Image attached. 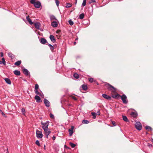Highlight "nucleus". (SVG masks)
Instances as JSON below:
<instances>
[{
  "label": "nucleus",
  "instance_id": "nucleus-3",
  "mask_svg": "<svg viewBox=\"0 0 153 153\" xmlns=\"http://www.w3.org/2000/svg\"><path fill=\"white\" fill-rule=\"evenodd\" d=\"M49 122L47 121L46 122L43 123L41 122V124L42 125V128L43 129L48 128V126L49 125Z\"/></svg>",
  "mask_w": 153,
  "mask_h": 153
},
{
  "label": "nucleus",
  "instance_id": "nucleus-32",
  "mask_svg": "<svg viewBox=\"0 0 153 153\" xmlns=\"http://www.w3.org/2000/svg\"><path fill=\"white\" fill-rule=\"evenodd\" d=\"M120 96V95H119L118 94H117V95H113L112 96V97L114 98H116L117 97H119Z\"/></svg>",
  "mask_w": 153,
  "mask_h": 153
},
{
  "label": "nucleus",
  "instance_id": "nucleus-38",
  "mask_svg": "<svg viewBox=\"0 0 153 153\" xmlns=\"http://www.w3.org/2000/svg\"><path fill=\"white\" fill-rule=\"evenodd\" d=\"M96 1L95 0H90L89 1V4H91L92 3H95L96 2Z\"/></svg>",
  "mask_w": 153,
  "mask_h": 153
},
{
  "label": "nucleus",
  "instance_id": "nucleus-31",
  "mask_svg": "<svg viewBox=\"0 0 153 153\" xmlns=\"http://www.w3.org/2000/svg\"><path fill=\"white\" fill-rule=\"evenodd\" d=\"M96 113L95 112H92L91 114L93 116V118L95 119L96 118Z\"/></svg>",
  "mask_w": 153,
  "mask_h": 153
},
{
  "label": "nucleus",
  "instance_id": "nucleus-59",
  "mask_svg": "<svg viewBox=\"0 0 153 153\" xmlns=\"http://www.w3.org/2000/svg\"><path fill=\"white\" fill-rule=\"evenodd\" d=\"M78 39V38H76V40H77V39Z\"/></svg>",
  "mask_w": 153,
  "mask_h": 153
},
{
  "label": "nucleus",
  "instance_id": "nucleus-44",
  "mask_svg": "<svg viewBox=\"0 0 153 153\" xmlns=\"http://www.w3.org/2000/svg\"><path fill=\"white\" fill-rule=\"evenodd\" d=\"M34 91H35V93L36 94H38V95L40 94V93L38 91V90H34Z\"/></svg>",
  "mask_w": 153,
  "mask_h": 153
},
{
  "label": "nucleus",
  "instance_id": "nucleus-49",
  "mask_svg": "<svg viewBox=\"0 0 153 153\" xmlns=\"http://www.w3.org/2000/svg\"><path fill=\"white\" fill-rule=\"evenodd\" d=\"M96 114L97 115H100V110H99L98 111H97V113H96Z\"/></svg>",
  "mask_w": 153,
  "mask_h": 153
},
{
  "label": "nucleus",
  "instance_id": "nucleus-5",
  "mask_svg": "<svg viewBox=\"0 0 153 153\" xmlns=\"http://www.w3.org/2000/svg\"><path fill=\"white\" fill-rule=\"evenodd\" d=\"M36 135L38 138H42L43 136L42 132L38 130H36Z\"/></svg>",
  "mask_w": 153,
  "mask_h": 153
},
{
  "label": "nucleus",
  "instance_id": "nucleus-14",
  "mask_svg": "<svg viewBox=\"0 0 153 153\" xmlns=\"http://www.w3.org/2000/svg\"><path fill=\"white\" fill-rule=\"evenodd\" d=\"M34 26L37 29H39V28L40 24L39 22H37L34 24Z\"/></svg>",
  "mask_w": 153,
  "mask_h": 153
},
{
  "label": "nucleus",
  "instance_id": "nucleus-16",
  "mask_svg": "<svg viewBox=\"0 0 153 153\" xmlns=\"http://www.w3.org/2000/svg\"><path fill=\"white\" fill-rule=\"evenodd\" d=\"M50 18L51 21H52V22L53 21H57V20L56 19L55 17L53 15L50 16Z\"/></svg>",
  "mask_w": 153,
  "mask_h": 153
},
{
  "label": "nucleus",
  "instance_id": "nucleus-23",
  "mask_svg": "<svg viewBox=\"0 0 153 153\" xmlns=\"http://www.w3.org/2000/svg\"><path fill=\"white\" fill-rule=\"evenodd\" d=\"M68 132H69V135L70 136H71L74 133L73 131L72 130H70V129H69Z\"/></svg>",
  "mask_w": 153,
  "mask_h": 153
},
{
  "label": "nucleus",
  "instance_id": "nucleus-24",
  "mask_svg": "<svg viewBox=\"0 0 153 153\" xmlns=\"http://www.w3.org/2000/svg\"><path fill=\"white\" fill-rule=\"evenodd\" d=\"M145 128L148 131H152V128L150 126H146Z\"/></svg>",
  "mask_w": 153,
  "mask_h": 153
},
{
  "label": "nucleus",
  "instance_id": "nucleus-8",
  "mask_svg": "<svg viewBox=\"0 0 153 153\" xmlns=\"http://www.w3.org/2000/svg\"><path fill=\"white\" fill-rule=\"evenodd\" d=\"M58 20H57V21H53L51 22V26L54 27H57L58 26Z\"/></svg>",
  "mask_w": 153,
  "mask_h": 153
},
{
  "label": "nucleus",
  "instance_id": "nucleus-36",
  "mask_svg": "<svg viewBox=\"0 0 153 153\" xmlns=\"http://www.w3.org/2000/svg\"><path fill=\"white\" fill-rule=\"evenodd\" d=\"M86 0H83L82 4V5L83 6H85L86 4Z\"/></svg>",
  "mask_w": 153,
  "mask_h": 153
},
{
  "label": "nucleus",
  "instance_id": "nucleus-39",
  "mask_svg": "<svg viewBox=\"0 0 153 153\" xmlns=\"http://www.w3.org/2000/svg\"><path fill=\"white\" fill-rule=\"evenodd\" d=\"M39 87V85L37 84H36L35 86V90H38Z\"/></svg>",
  "mask_w": 153,
  "mask_h": 153
},
{
  "label": "nucleus",
  "instance_id": "nucleus-46",
  "mask_svg": "<svg viewBox=\"0 0 153 153\" xmlns=\"http://www.w3.org/2000/svg\"><path fill=\"white\" fill-rule=\"evenodd\" d=\"M21 111H22V113L23 114H24L25 112V109L24 108H22Z\"/></svg>",
  "mask_w": 153,
  "mask_h": 153
},
{
  "label": "nucleus",
  "instance_id": "nucleus-45",
  "mask_svg": "<svg viewBox=\"0 0 153 153\" xmlns=\"http://www.w3.org/2000/svg\"><path fill=\"white\" fill-rule=\"evenodd\" d=\"M0 111L1 112L2 114V115L4 117H7L6 115L4 114V113L3 112V111L1 110H0Z\"/></svg>",
  "mask_w": 153,
  "mask_h": 153
},
{
  "label": "nucleus",
  "instance_id": "nucleus-28",
  "mask_svg": "<svg viewBox=\"0 0 153 153\" xmlns=\"http://www.w3.org/2000/svg\"><path fill=\"white\" fill-rule=\"evenodd\" d=\"M89 122V121L87 120H83L82 121V123L83 124H88Z\"/></svg>",
  "mask_w": 153,
  "mask_h": 153
},
{
  "label": "nucleus",
  "instance_id": "nucleus-1",
  "mask_svg": "<svg viewBox=\"0 0 153 153\" xmlns=\"http://www.w3.org/2000/svg\"><path fill=\"white\" fill-rule=\"evenodd\" d=\"M105 85L107 87L108 89L112 92L114 93L116 92V89L109 83H106Z\"/></svg>",
  "mask_w": 153,
  "mask_h": 153
},
{
  "label": "nucleus",
  "instance_id": "nucleus-17",
  "mask_svg": "<svg viewBox=\"0 0 153 153\" xmlns=\"http://www.w3.org/2000/svg\"><path fill=\"white\" fill-rule=\"evenodd\" d=\"M15 75L17 76H19L20 75L21 73L18 70H15L13 71Z\"/></svg>",
  "mask_w": 153,
  "mask_h": 153
},
{
  "label": "nucleus",
  "instance_id": "nucleus-41",
  "mask_svg": "<svg viewBox=\"0 0 153 153\" xmlns=\"http://www.w3.org/2000/svg\"><path fill=\"white\" fill-rule=\"evenodd\" d=\"M89 81L91 82H94V79L93 78H90L89 79Z\"/></svg>",
  "mask_w": 153,
  "mask_h": 153
},
{
  "label": "nucleus",
  "instance_id": "nucleus-35",
  "mask_svg": "<svg viewBox=\"0 0 153 153\" xmlns=\"http://www.w3.org/2000/svg\"><path fill=\"white\" fill-rule=\"evenodd\" d=\"M69 144L72 148H74L76 146V145L72 143H70Z\"/></svg>",
  "mask_w": 153,
  "mask_h": 153
},
{
  "label": "nucleus",
  "instance_id": "nucleus-6",
  "mask_svg": "<svg viewBox=\"0 0 153 153\" xmlns=\"http://www.w3.org/2000/svg\"><path fill=\"white\" fill-rule=\"evenodd\" d=\"M135 127L139 130H140L142 128L141 124L140 122H137L135 124Z\"/></svg>",
  "mask_w": 153,
  "mask_h": 153
},
{
  "label": "nucleus",
  "instance_id": "nucleus-58",
  "mask_svg": "<svg viewBox=\"0 0 153 153\" xmlns=\"http://www.w3.org/2000/svg\"><path fill=\"white\" fill-rule=\"evenodd\" d=\"M74 45H75L76 44V42H74Z\"/></svg>",
  "mask_w": 153,
  "mask_h": 153
},
{
  "label": "nucleus",
  "instance_id": "nucleus-12",
  "mask_svg": "<svg viewBox=\"0 0 153 153\" xmlns=\"http://www.w3.org/2000/svg\"><path fill=\"white\" fill-rule=\"evenodd\" d=\"M23 73L26 76H28L29 74V72L28 70L24 68L23 70Z\"/></svg>",
  "mask_w": 153,
  "mask_h": 153
},
{
  "label": "nucleus",
  "instance_id": "nucleus-19",
  "mask_svg": "<svg viewBox=\"0 0 153 153\" xmlns=\"http://www.w3.org/2000/svg\"><path fill=\"white\" fill-rule=\"evenodd\" d=\"M82 89L86 91L87 89V86L86 85H82Z\"/></svg>",
  "mask_w": 153,
  "mask_h": 153
},
{
  "label": "nucleus",
  "instance_id": "nucleus-9",
  "mask_svg": "<svg viewBox=\"0 0 153 153\" xmlns=\"http://www.w3.org/2000/svg\"><path fill=\"white\" fill-rule=\"evenodd\" d=\"M44 103L47 107L50 106V102L46 99H44Z\"/></svg>",
  "mask_w": 153,
  "mask_h": 153
},
{
  "label": "nucleus",
  "instance_id": "nucleus-48",
  "mask_svg": "<svg viewBox=\"0 0 153 153\" xmlns=\"http://www.w3.org/2000/svg\"><path fill=\"white\" fill-rule=\"evenodd\" d=\"M147 146L150 147H152V144H150L149 143H148L147 144Z\"/></svg>",
  "mask_w": 153,
  "mask_h": 153
},
{
  "label": "nucleus",
  "instance_id": "nucleus-50",
  "mask_svg": "<svg viewBox=\"0 0 153 153\" xmlns=\"http://www.w3.org/2000/svg\"><path fill=\"white\" fill-rule=\"evenodd\" d=\"M112 123L114 126H116L115 122L114 121H112Z\"/></svg>",
  "mask_w": 153,
  "mask_h": 153
},
{
  "label": "nucleus",
  "instance_id": "nucleus-34",
  "mask_svg": "<svg viewBox=\"0 0 153 153\" xmlns=\"http://www.w3.org/2000/svg\"><path fill=\"white\" fill-rule=\"evenodd\" d=\"M8 56L10 57L12 59H13L14 58V56H13V55L11 53H8Z\"/></svg>",
  "mask_w": 153,
  "mask_h": 153
},
{
  "label": "nucleus",
  "instance_id": "nucleus-54",
  "mask_svg": "<svg viewBox=\"0 0 153 153\" xmlns=\"http://www.w3.org/2000/svg\"><path fill=\"white\" fill-rule=\"evenodd\" d=\"M74 128V127L73 126H71V129H70V130H73Z\"/></svg>",
  "mask_w": 153,
  "mask_h": 153
},
{
  "label": "nucleus",
  "instance_id": "nucleus-55",
  "mask_svg": "<svg viewBox=\"0 0 153 153\" xmlns=\"http://www.w3.org/2000/svg\"><path fill=\"white\" fill-rule=\"evenodd\" d=\"M56 137L54 136H53L52 137V139L53 140H54L55 139Z\"/></svg>",
  "mask_w": 153,
  "mask_h": 153
},
{
  "label": "nucleus",
  "instance_id": "nucleus-27",
  "mask_svg": "<svg viewBox=\"0 0 153 153\" xmlns=\"http://www.w3.org/2000/svg\"><path fill=\"white\" fill-rule=\"evenodd\" d=\"M84 13H82L81 14L79 15V18L80 19H82L84 18Z\"/></svg>",
  "mask_w": 153,
  "mask_h": 153
},
{
  "label": "nucleus",
  "instance_id": "nucleus-4",
  "mask_svg": "<svg viewBox=\"0 0 153 153\" xmlns=\"http://www.w3.org/2000/svg\"><path fill=\"white\" fill-rule=\"evenodd\" d=\"M121 100L123 103L124 104H126L128 102L127 98L125 94H123L121 96Z\"/></svg>",
  "mask_w": 153,
  "mask_h": 153
},
{
  "label": "nucleus",
  "instance_id": "nucleus-57",
  "mask_svg": "<svg viewBox=\"0 0 153 153\" xmlns=\"http://www.w3.org/2000/svg\"><path fill=\"white\" fill-rule=\"evenodd\" d=\"M2 63V61H1L0 60V64H1Z\"/></svg>",
  "mask_w": 153,
  "mask_h": 153
},
{
  "label": "nucleus",
  "instance_id": "nucleus-20",
  "mask_svg": "<svg viewBox=\"0 0 153 153\" xmlns=\"http://www.w3.org/2000/svg\"><path fill=\"white\" fill-rule=\"evenodd\" d=\"M123 119L124 121L126 122H128V120L127 117L126 116H123Z\"/></svg>",
  "mask_w": 153,
  "mask_h": 153
},
{
  "label": "nucleus",
  "instance_id": "nucleus-37",
  "mask_svg": "<svg viewBox=\"0 0 153 153\" xmlns=\"http://www.w3.org/2000/svg\"><path fill=\"white\" fill-rule=\"evenodd\" d=\"M36 145L40 146V144L38 140H37L36 141Z\"/></svg>",
  "mask_w": 153,
  "mask_h": 153
},
{
  "label": "nucleus",
  "instance_id": "nucleus-30",
  "mask_svg": "<svg viewBox=\"0 0 153 153\" xmlns=\"http://www.w3.org/2000/svg\"><path fill=\"white\" fill-rule=\"evenodd\" d=\"M68 23L71 25H72L74 24V22L71 19L68 20Z\"/></svg>",
  "mask_w": 153,
  "mask_h": 153
},
{
  "label": "nucleus",
  "instance_id": "nucleus-43",
  "mask_svg": "<svg viewBox=\"0 0 153 153\" xmlns=\"http://www.w3.org/2000/svg\"><path fill=\"white\" fill-rule=\"evenodd\" d=\"M50 116L51 118L53 119L54 118V116L52 113H51L50 114Z\"/></svg>",
  "mask_w": 153,
  "mask_h": 153
},
{
  "label": "nucleus",
  "instance_id": "nucleus-42",
  "mask_svg": "<svg viewBox=\"0 0 153 153\" xmlns=\"http://www.w3.org/2000/svg\"><path fill=\"white\" fill-rule=\"evenodd\" d=\"M55 2H56V5L57 6H58L59 5V1L58 0H56Z\"/></svg>",
  "mask_w": 153,
  "mask_h": 153
},
{
  "label": "nucleus",
  "instance_id": "nucleus-56",
  "mask_svg": "<svg viewBox=\"0 0 153 153\" xmlns=\"http://www.w3.org/2000/svg\"><path fill=\"white\" fill-rule=\"evenodd\" d=\"M44 149L45 150V146L44 145Z\"/></svg>",
  "mask_w": 153,
  "mask_h": 153
},
{
  "label": "nucleus",
  "instance_id": "nucleus-10",
  "mask_svg": "<svg viewBox=\"0 0 153 153\" xmlns=\"http://www.w3.org/2000/svg\"><path fill=\"white\" fill-rule=\"evenodd\" d=\"M102 96L104 98L107 100H110L111 98L110 96H108L105 94H103L102 95Z\"/></svg>",
  "mask_w": 153,
  "mask_h": 153
},
{
  "label": "nucleus",
  "instance_id": "nucleus-21",
  "mask_svg": "<svg viewBox=\"0 0 153 153\" xmlns=\"http://www.w3.org/2000/svg\"><path fill=\"white\" fill-rule=\"evenodd\" d=\"M21 61H20V60L16 62L15 63V65L16 66H19L21 64Z\"/></svg>",
  "mask_w": 153,
  "mask_h": 153
},
{
  "label": "nucleus",
  "instance_id": "nucleus-25",
  "mask_svg": "<svg viewBox=\"0 0 153 153\" xmlns=\"http://www.w3.org/2000/svg\"><path fill=\"white\" fill-rule=\"evenodd\" d=\"M48 45L49 46V47H50L51 50L52 51H53L54 49V47H53V46L52 45H51V44H49Z\"/></svg>",
  "mask_w": 153,
  "mask_h": 153
},
{
  "label": "nucleus",
  "instance_id": "nucleus-2",
  "mask_svg": "<svg viewBox=\"0 0 153 153\" xmlns=\"http://www.w3.org/2000/svg\"><path fill=\"white\" fill-rule=\"evenodd\" d=\"M30 3L34 4V6L37 8H39L41 6V4L39 1H36V0H31Z\"/></svg>",
  "mask_w": 153,
  "mask_h": 153
},
{
  "label": "nucleus",
  "instance_id": "nucleus-7",
  "mask_svg": "<svg viewBox=\"0 0 153 153\" xmlns=\"http://www.w3.org/2000/svg\"><path fill=\"white\" fill-rule=\"evenodd\" d=\"M44 131L45 134L46 135V137L48 138V135L51 133V131L48 128L43 129Z\"/></svg>",
  "mask_w": 153,
  "mask_h": 153
},
{
  "label": "nucleus",
  "instance_id": "nucleus-15",
  "mask_svg": "<svg viewBox=\"0 0 153 153\" xmlns=\"http://www.w3.org/2000/svg\"><path fill=\"white\" fill-rule=\"evenodd\" d=\"M40 42L42 44H45L47 42V41L45 39L42 38L40 39Z\"/></svg>",
  "mask_w": 153,
  "mask_h": 153
},
{
  "label": "nucleus",
  "instance_id": "nucleus-22",
  "mask_svg": "<svg viewBox=\"0 0 153 153\" xmlns=\"http://www.w3.org/2000/svg\"><path fill=\"white\" fill-rule=\"evenodd\" d=\"M132 117H136L137 116V114L134 112H132L131 114Z\"/></svg>",
  "mask_w": 153,
  "mask_h": 153
},
{
  "label": "nucleus",
  "instance_id": "nucleus-18",
  "mask_svg": "<svg viewBox=\"0 0 153 153\" xmlns=\"http://www.w3.org/2000/svg\"><path fill=\"white\" fill-rule=\"evenodd\" d=\"M4 79L7 83L10 85L11 84V81L9 78H5Z\"/></svg>",
  "mask_w": 153,
  "mask_h": 153
},
{
  "label": "nucleus",
  "instance_id": "nucleus-29",
  "mask_svg": "<svg viewBox=\"0 0 153 153\" xmlns=\"http://www.w3.org/2000/svg\"><path fill=\"white\" fill-rule=\"evenodd\" d=\"M72 6V5L71 4L69 3H67L66 4V6L65 7L66 8H69L71 7Z\"/></svg>",
  "mask_w": 153,
  "mask_h": 153
},
{
  "label": "nucleus",
  "instance_id": "nucleus-40",
  "mask_svg": "<svg viewBox=\"0 0 153 153\" xmlns=\"http://www.w3.org/2000/svg\"><path fill=\"white\" fill-rule=\"evenodd\" d=\"M27 21L31 25H32L33 23V22L30 19H29V20Z\"/></svg>",
  "mask_w": 153,
  "mask_h": 153
},
{
  "label": "nucleus",
  "instance_id": "nucleus-51",
  "mask_svg": "<svg viewBox=\"0 0 153 153\" xmlns=\"http://www.w3.org/2000/svg\"><path fill=\"white\" fill-rule=\"evenodd\" d=\"M26 18L27 21H28L29 19H30L29 18V16H27Z\"/></svg>",
  "mask_w": 153,
  "mask_h": 153
},
{
  "label": "nucleus",
  "instance_id": "nucleus-26",
  "mask_svg": "<svg viewBox=\"0 0 153 153\" xmlns=\"http://www.w3.org/2000/svg\"><path fill=\"white\" fill-rule=\"evenodd\" d=\"M74 78L77 79H78L79 77V75L76 73H75L74 74Z\"/></svg>",
  "mask_w": 153,
  "mask_h": 153
},
{
  "label": "nucleus",
  "instance_id": "nucleus-33",
  "mask_svg": "<svg viewBox=\"0 0 153 153\" xmlns=\"http://www.w3.org/2000/svg\"><path fill=\"white\" fill-rule=\"evenodd\" d=\"M2 63L4 65H6V62L5 61V59H4V58H2Z\"/></svg>",
  "mask_w": 153,
  "mask_h": 153
},
{
  "label": "nucleus",
  "instance_id": "nucleus-11",
  "mask_svg": "<svg viewBox=\"0 0 153 153\" xmlns=\"http://www.w3.org/2000/svg\"><path fill=\"white\" fill-rule=\"evenodd\" d=\"M34 99L36 100V102H39L41 101L40 98L37 95L35 96Z\"/></svg>",
  "mask_w": 153,
  "mask_h": 153
},
{
  "label": "nucleus",
  "instance_id": "nucleus-52",
  "mask_svg": "<svg viewBox=\"0 0 153 153\" xmlns=\"http://www.w3.org/2000/svg\"><path fill=\"white\" fill-rule=\"evenodd\" d=\"M0 56L2 57H3V53L2 52H1L0 53Z\"/></svg>",
  "mask_w": 153,
  "mask_h": 153
},
{
  "label": "nucleus",
  "instance_id": "nucleus-53",
  "mask_svg": "<svg viewBox=\"0 0 153 153\" xmlns=\"http://www.w3.org/2000/svg\"><path fill=\"white\" fill-rule=\"evenodd\" d=\"M60 32V30H57L56 31V33H59Z\"/></svg>",
  "mask_w": 153,
  "mask_h": 153
},
{
  "label": "nucleus",
  "instance_id": "nucleus-47",
  "mask_svg": "<svg viewBox=\"0 0 153 153\" xmlns=\"http://www.w3.org/2000/svg\"><path fill=\"white\" fill-rule=\"evenodd\" d=\"M71 97L74 100H77V98L75 97L74 96H72Z\"/></svg>",
  "mask_w": 153,
  "mask_h": 153
},
{
  "label": "nucleus",
  "instance_id": "nucleus-13",
  "mask_svg": "<svg viewBox=\"0 0 153 153\" xmlns=\"http://www.w3.org/2000/svg\"><path fill=\"white\" fill-rule=\"evenodd\" d=\"M50 39L51 41L53 43H54L56 42V39L54 38V37L53 35H50Z\"/></svg>",
  "mask_w": 153,
  "mask_h": 153
}]
</instances>
